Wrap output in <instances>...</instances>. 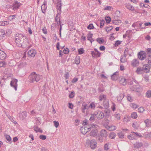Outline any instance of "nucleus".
<instances>
[{
    "label": "nucleus",
    "instance_id": "f257e3e1",
    "mask_svg": "<svg viewBox=\"0 0 151 151\" xmlns=\"http://www.w3.org/2000/svg\"><path fill=\"white\" fill-rule=\"evenodd\" d=\"M42 76L37 74L35 72L31 73L29 76V82L30 83L37 82L42 78Z\"/></svg>",
    "mask_w": 151,
    "mask_h": 151
},
{
    "label": "nucleus",
    "instance_id": "f03ea898",
    "mask_svg": "<svg viewBox=\"0 0 151 151\" xmlns=\"http://www.w3.org/2000/svg\"><path fill=\"white\" fill-rule=\"evenodd\" d=\"M149 72L150 68H149L148 64H145L142 67H138L136 71V72L138 74H142L143 72L148 73Z\"/></svg>",
    "mask_w": 151,
    "mask_h": 151
},
{
    "label": "nucleus",
    "instance_id": "7ed1b4c3",
    "mask_svg": "<svg viewBox=\"0 0 151 151\" xmlns=\"http://www.w3.org/2000/svg\"><path fill=\"white\" fill-rule=\"evenodd\" d=\"M15 42L17 46L18 47H27V44H29V42L27 40V41L24 40L22 41V40L19 38L17 37H15Z\"/></svg>",
    "mask_w": 151,
    "mask_h": 151
},
{
    "label": "nucleus",
    "instance_id": "20e7f679",
    "mask_svg": "<svg viewBox=\"0 0 151 151\" xmlns=\"http://www.w3.org/2000/svg\"><path fill=\"white\" fill-rule=\"evenodd\" d=\"M97 143L95 139H92V140H88L86 141V146L87 145H89L91 149H94L97 147Z\"/></svg>",
    "mask_w": 151,
    "mask_h": 151
},
{
    "label": "nucleus",
    "instance_id": "39448f33",
    "mask_svg": "<svg viewBox=\"0 0 151 151\" xmlns=\"http://www.w3.org/2000/svg\"><path fill=\"white\" fill-rule=\"evenodd\" d=\"M93 58H98L100 56L101 53L96 48L94 49V51H91V53Z\"/></svg>",
    "mask_w": 151,
    "mask_h": 151
},
{
    "label": "nucleus",
    "instance_id": "423d86ee",
    "mask_svg": "<svg viewBox=\"0 0 151 151\" xmlns=\"http://www.w3.org/2000/svg\"><path fill=\"white\" fill-rule=\"evenodd\" d=\"M22 5L21 3L18 2L17 1H15L13 4L12 9L14 11L17 10Z\"/></svg>",
    "mask_w": 151,
    "mask_h": 151
},
{
    "label": "nucleus",
    "instance_id": "0eeeda50",
    "mask_svg": "<svg viewBox=\"0 0 151 151\" xmlns=\"http://www.w3.org/2000/svg\"><path fill=\"white\" fill-rule=\"evenodd\" d=\"M18 80L17 79H13L10 82V85L11 87L14 88L16 91L17 90Z\"/></svg>",
    "mask_w": 151,
    "mask_h": 151
},
{
    "label": "nucleus",
    "instance_id": "6e6552de",
    "mask_svg": "<svg viewBox=\"0 0 151 151\" xmlns=\"http://www.w3.org/2000/svg\"><path fill=\"white\" fill-rule=\"evenodd\" d=\"M27 56L28 57H34L36 54V50L33 49H31L29 50L27 52Z\"/></svg>",
    "mask_w": 151,
    "mask_h": 151
},
{
    "label": "nucleus",
    "instance_id": "1a4fd4ad",
    "mask_svg": "<svg viewBox=\"0 0 151 151\" xmlns=\"http://www.w3.org/2000/svg\"><path fill=\"white\" fill-rule=\"evenodd\" d=\"M10 69L9 68H6L5 70L4 73L5 75L4 76V78L5 79L10 78L11 74L10 73Z\"/></svg>",
    "mask_w": 151,
    "mask_h": 151
},
{
    "label": "nucleus",
    "instance_id": "9d476101",
    "mask_svg": "<svg viewBox=\"0 0 151 151\" xmlns=\"http://www.w3.org/2000/svg\"><path fill=\"white\" fill-rule=\"evenodd\" d=\"M138 56L140 60H143L146 58V54L144 51H141L139 52Z\"/></svg>",
    "mask_w": 151,
    "mask_h": 151
},
{
    "label": "nucleus",
    "instance_id": "9b49d317",
    "mask_svg": "<svg viewBox=\"0 0 151 151\" xmlns=\"http://www.w3.org/2000/svg\"><path fill=\"white\" fill-rule=\"evenodd\" d=\"M15 37H17L18 38L22 40L23 38V40H24L25 41H27V40L28 41V39L27 38L26 36H25L24 34H16Z\"/></svg>",
    "mask_w": 151,
    "mask_h": 151
},
{
    "label": "nucleus",
    "instance_id": "f8f14e48",
    "mask_svg": "<svg viewBox=\"0 0 151 151\" xmlns=\"http://www.w3.org/2000/svg\"><path fill=\"white\" fill-rule=\"evenodd\" d=\"M81 133L83 134H86L88 131H90V128L83 126L81 127L80 129Z\"/></svg>",
    "mask_w": 151,
    "mask_h": 151
},
{
    "label": "nucleus",
    "instance_id": "ddd939ff",
    "mask_svg": "<svg viewBox=\"0 0 151 151\" xmlns=\"http://www.w3.org/2000/svg\"><path fill=\"white\" fill-rule=\"evenodd\" d=\"M56 9H57V13L61 14V6L62 3L61 0L56 3Z\"/></svg>",
    "mask_w": 151,
    "mask_h": 151
},
{
    "label": "nucleus",
    "instance_id": "4468645a",
    "mask_svg": "<svg viewBox=\"0 0 151 151\" xmlns=\"http://www.w3.org/2000/svg\"><path fill=\"white\" fill-rule=\"evenodd\" d=\"M96 118L99 120L102 119L104 116V113L101 111H99L96 115Z\"/></svg>",
    "mask_w": 151,
    "mask_h": 151
},
{
    "label": "nucleus",
    "instance_id": "2eb2a0df",
    "mask_svg": "<svg viewBox=\"0 0 151 151\" xmlns=\"http://www.w3.org/2000/svg\"><path fill=\"white\" fill-rule=\"evenodd\" d=\"M119 77V72L116 71L111 76V78L112 80L116 81L117 80Z\"/></svg>",
    "mask_w": 151,
    "mask_h": 151
},
{
    "label": "nucleus",
    "instance_id": "dca6fc26",
    "mask_svg": "<svg viewBox=\"0 0 151 151\" xmlns=\"http://www.w3.org/2000/svg\"><path fill=\"white\" fill-rule=\"evenodd\" d=\"M128 81H129V80L126 79L124 77H123L121 78L119 82L120 84L124 86L128 83Z\"/></svg>",
    "mask_w": 151,
    "mask_h": 151
},
{
    "label": "nucleus",
    "instance_id": "f3484780",
    "mask_svg": "<svg viewBox=\"0 0 151 151\" xmlns=\"http://www.w3.org/2000/svg\"><path fill=\"white\" fill-rule=\"evenodd\" d=\"M98 130L97 129H92L90 132V135L93 137H96L97 134Z\"/></svg>",
    "mask_w": 151,
    "mask_h": 151
},
{
    "label": "nucleus",
    "instance_id": "a211bd4d",
    "mask_svg": "<svg viewBox=\"0 0 151 151\" xmlns=\"http://www.w3.org/2000/svg\"><path fill=\"white\" fill-rule=\"evenodd\" d=\"M27 113L26 111H23L19 114V118L22 120H24L27 116Z\"/></svg>",
    "mask_w": 151,
    "mask_h": 151
},
{
    "label": "nucleus",
    "instance_id": "6ab92c4d",
    "mask_svg": "<svg viewBox=\"0 0 151 151\" xmlns=\"http://www.w3.org/2000/svg\"><path fill=\"white\" fill-rule=\"evenodd\" d=\"M6 56V54L5 52L0 50V59L3 60L5 59Z\"/></svg>",
    "mask_w": 151,
    "mask_h": 151
},
{
    "label": "nucleus",
    "instance_id": "aec40b11",
    "mask_svg": "<svg viewBox=\"0 0 151 151\" xmlns=\"http://www.w3.org/2000/svg\"><path fill=\"white\" fill-rule=\"evenodd\" d=\"M139 64V62L138 60L136 59H133L132 61L131 65L133 67L138 66Z\"/></svg>",
    "mask_w": 151,
    "mask_h": 151
},
{
    "label": "nucleus",
    "instance_id": "412c9836",
    "mask_svg": "<svg viewBox=\"0 0 151 151\" xmlns=\"http://www.w3.org/2000/svg\"><path fill=\"white\" fill-rule=\"evenodd\" d=\"M99 101H105L107 99L106 98V96L103 93H101L99 96Z\"/></svg>",
    "mask_w": 151,
    "mask_h": 151
},
{
    "label": "nucleus",
    "instance_id": "4be33fe9",
    "mask_svg": "<svg viewBox=\"0 0 151 151\" xmlns=\"http://www.w3.org/2000/svg\"><path fill=\"white\" fill-rule=\"evenodd\" d=\"M88 109V106H87V104L85 103H83L82 104V107H81L82 112L83 113H85V110L86 109Z\"/></svg>",
    "mask_w": 151,
    "mask_h": 151
},
{
    "label": "nucleus",
    "instance_id": "5701e85b",
    "mask_svg": "<svg viewBox=\"0 0 151 151\" xmlns=\"http://www.w3.org/2000/svg\"><path fill=\"white\" fill-rule=\"evenodd\" d=\"M125 7L128 9L133 11L134 10V7L129 3H126L125 4Z\"/></svg>",
    "mask_w": 151,
    "mask_h": 151
},
{
    "label": "nucleus",
    "instance_id": "b1692460",
    "mask_svg": "<svg viewBox=\"0 0 151 151\" xmlns=\"http://www.w3.org/2000/svg\"><path fill=\"white\" fill-rule=\"evenodd\" d=\"M5 31L3 29H0V39L1 40L5 37Z\"/></svg>",
    "mask_w": 151,
    "mask_h": 151
},
{
    "label": "nucleus",
    "instance_id": "393cba45",
    "mask_svg": "<svg viewBox=\"0 0 151 151\" xmlns=\"http://www.w3.org/2000/svg\"><path fill=\"white\" fill-rule=\"evenodd\" d=\"M100 135L103 137H106L107 136V132L106 130L102 129L100 132Z\"/></svg>",
    "mask_w": 151,
    "mask_h": 151
},
{
    "label": "nucleus",
    "instance_id": "a878e982",
    "mask_svg": "<svg viewBox=\"0 0 151 151\" xmlns=\"http://www.w3.org/2000/svg\"><path fill=\"white\" fill-rule=\"evenodd\" d=\"M106 128L108 130L110 131H113L115 130L116 129V126L113 125H107L106 126Z\"/></svg>",
    "mask_w": 151,
    "mask_h": 151
},
{
    "label": "nucleus",
    "instance_id": "bb28decb",
    "mask_svg": "<svg viewBox=\"0 0 151 151\" xmlns=\"http://www.w3.org/2000/svg\"><path fill=\"white\" fill-rule=\"evenodd\" d=\"M143 144L141 142H137L134 144V148H138L142 146Z\"/></svg>",
    "mask_w": 151,
    "mask_h": 151
},
{
    "label": "nucleus",
    "instance_id": "cd10ccee",
    "mask_svg": "<svg viewBox=\"0 0 151 151\" xmlns=\"http://www.w3.org/2000/svg\"><path fill=\"white\" fill-rule=\"evenodd\" d=\"M109 101L108 99L105 100V101H103V105L105 109H107L109 107Z\"/></svg>",
    "mask_w": 151,
    "mask_h": 151
},
{
    "label": "nucleus",
    "instance_id": "c85d7f7f",
    "mask_svg": "<svg viewBox=\"0 0 151 151\" xmlns=\"http://www.w3.org/2000/svg\"><path fill=\"white\" fill-rule=\"evenodd\" d=\"M144 122L146 124V127H148L151 126V121L149 119H146L144 121Z\"/></svg>",
    "mask_w": 151,
    "mask_h": 151
},
{
    "label": "nucleus",
    "instance_id": "c756f323",
    "mask_svg": "<svg viewBox=\"0 0 151 151\" xmlns=\"http://www.w3.org/2000/svg\"><path fill=\"white\" fill-rule=\"evenodd\" d=\"M137 24V27H139L141 29L140 30H141V29H145V26L143 27L142 26V24H143V23H140L139 22H136Z\"/></svg>",
    "mask_w": 151,
    "mask_h": 151
},
{
    "label": "nucleus",
    "instance_id": "7c9ffc66",
    "mask_svg": "<svg viewBox=\"0 0 151 151\" xmlns=\"http://www.w3.org/2000/svg\"><path fill=\"white\" fill-rule=\"evenodd\" d=\"M34 129L36 132H40L42 133V129H40V128H38L37 126H35L34 127Z\"/></svg>",
    "mask_w": 151,
    "mask_h": 151
},
{
    "label": "nucleus",
    "instance_id": "2f4dec72",
    "mask_svg": "<svg viewBox=\"0 0 151 151\" xmlns=\"http://www.w3.org/2000/svg\"><path fill=\"white\" fill-rule=\"evenodd\" d=\"M47 9V6L45 4V2L41 6V10L42 12L43 13H45Z\"/></svg>",
    "mask_w": 151,
    "mask_h": 151
},
{
    "label": "nucleus",
    "instance_id": "473e14b6",
    "mask_svg": "<svg viewBox=\"0 0 151 151\" xmlns=\"http://www.w3.org/2000/svg\"><path fill=\"white\" fill-rule=\"evenodd\" d=\"M80 58L79 56H77L75 60V63L77 65H78L80 63Z\"/></svg>",
    "mask_w": 151,
    "mask_h": 151
},
{
    "label": "nucleus",
    "instance_id": "72a5a7b5",
    "mask_svg": "<svg viewBox=\"0 0 151 151\" xmlns=\"http://www.w3.org/2000/svg\"><path fill=\"white\" fill-rule=\"evenodd\" d=\"M99 128V127L96 124H91V125L90 127H89V128H90V130L92 129H98Z\"/></svg>",
    "mask_w": 151,
    "mask_h": 151
},
{
    "label": "nucleus",
    "instance_id": "f704fd0d",
    "mask_svg": "<svg viewBox=\"0 0 151 151\" xmlns=\"http://www.w3.org/2000/svg\"><path fill=\"white\" fill-rule=\"evenodd\" d=\"M96 41L100 44H103L105 41L104 40L102 37L97 38Z\"/></svg>",
    "mask_w": 151,
    "mask_h": 151
},
{
    "label": "nucleus",
    "instance_id": "c9c22d12",
    "mask_svg": "<svg viewBox=\"0 0 151 151\" xmlns=\"http://www.w3.org/2000/svg\"><path fill=\"white\" fill-rule=\"evenodd\" d=\"M116 136V134L114 132H111L109 136V137L110 139H114Z\"/></svg>",
    "mask_w": 151,
    "mask_h": 151
},
{
    "label": "nucleus",
    "instance_id": "e433bc0d",
    "mask_svg": "<svg viewBox=\"0 0 151 151\" xmlns=\"http://www.w3.org/2000/svg\"><path fill=\"white\" fill-rule=\"evenodd\" d=\"M5 138L9 142L12 141V138L8 134H5L4 135Z\"/></svg>",
    "mask_w": 151,
    "mask_h": 151
},
{
    "label": "nucleus",
    "instance_id": "4c0bfd02",
    "mask_svg": "<svg viewBox=\"0 0 151 151\" xmlns=\"http://www.w3.org/2000/svg\"><path fill=\"white\" fill-rule=\"evenodd\" d=\"M7 64L4 61H2L0 62V68H5L6 67Z\"/></svg>",
    "mask_w": 151,
    "mask_h": 151
},
{
    "label": "nucleus",
    "instance_id": "58836bf2",
    "mask_svg": "<svg viewBox=\"0 0 151 151\" xmlns=\"http://www.w3.org/2000/svg\"><path fill=\"white\" fill-rule=\"evenodd\" d=\"M132 133V134L128 136V138L130 140L134 139L135 138L134 134Z\"/></svg>",
    "mask_w": 151,
    "mask_h": 151
},
{
    "label": "nucleus",
    "instance_id": "ea45409f",
    "mask_svg": "<svg viewBox=\"0 0 151 151\" xmlns=\"http://www.w3.org/2000/svg\"><path fill=\"white\" fill-rule=\"evenodd\" d=\"M131 117L133 119H136L137 117V115L136 112H133L131 114Z\"/></svg>",
    "mask_w": 151,
    "mask_h": 151
},
{
    "label": "nucleus",
    "instance_id": "a19ab883",
    "mask_svg": "<svg viewBox=\"0 0 151 151\" xmlns=\"http://www.w3.org/2000/svg\"><path fill=\"white\" fill-rule=\"evenodd\" d=\"M93 36V34L91 33L90 32H89V33L88 34L87 36V39L88 40L90 41L91 43H92V41L91 40V39L92 38V37Z\"/></svg>",
    "mask_w": 151,
    "mask_h": 151
},
{
    "label": "nucleus",
    "instance_id": "79ce46f5",
    "mask_svg": "<svg viewBox=\"0 0 151 151\" xmlns=\"http://www.w3.org/2000/svg\"><path fill=\"white\" fill-rule=\"evenodd\" d=\"M103 137L100 135V136L98 135L96 137L97 139L99 142H102L104 140Z\"/></svg>",
    "mask_w": 151,
    "mask_h": 151
},
{
    "label": "nucleus",
    "instance_id": "37998d69",
    "mask_svg": "<svg viewBox=\"0 0 151 151\" xmlns=\"http://www.w3.org/2000/svg\"><path fill=\"white\" fill-rule=\"evenodd\" d=\"M124 96L122 94H120L117 97V100L118 101H121L123 98Z\"/></svg>",
    "mask_w": 151,
    "mask_h": 151
},
{
    "label": "nucleus",
    "instance_id": "c03bdc74",
    "mask_svg": "<svg viewBox=\"0 0 151 151\" xmlns=\"http://www.w3.org/2000/svg\"><path fill=\"white\" fill-rule=\"evenodd\" d=\"M130 106L132 108L134 109H136L139 106L138 105H137L135 104L134 103H131L130 104Z\"/></svg>",
    "mask_w": 151,
    "mask_h": 151
},
{
    "label": "nucleus",
    "instance_id": "a18cd8bd",
    "mask_svg": "<svg viewBox=\"0 0 151 151\" xmlns=\"http://www.w3.org/2000/svg\"><path fill=\"white\" fill-rule=\"evenodd\" d=\"M88 106V109L89 108H91V109H94L96 107V106L95 105V103L93 102L92 103H91L90 104L89 106Z\"/></svg>",
    "mask_w": 151,
    "mask_h": 151
},
{
    "label": "nucleus",
    "instance_id": "49530a36",
    "mask_svg": "<svg viewBox=\"0 0 151 151\" xmlns=\"http://www.w3.org/2000/svg\"><path fill=\"white\" fill-rule=\"evenodd\" d=\"M120 61L121 63H125L127 61L126 58L123 57V55H121Z\"/></svg>",
    "mask_w": 151,
    "mask_h": 151
},
{
    "label": "nucleus",
    "instance_id": "de8ad7c7",
    "mask_svg": "<svg viewBox=\"0 0 151 151\" xmlns=\"http://www.w3.org/2000/svg\"><path fill=\"white\" fill-rule=\"evenodd\" d=\"M146 96L148 98L151 97V90H149L147 91L146 93Z\"/></svg>",
    "mask_w": 151,
    "mask_h": 151
},
{
    "label": "nucleus",
    "instance_id": "09e8293b",
    "mask_svg": "<svg viewBox=\"0 0 151 151\" xmlns=\"http://www.w3.org/2000/svg\"><path fill=\"white\" fill-rule=\"evenodd\" d=\"M105 20L107 23H109L111 21V19L110 17L107 16L105 17Z\"/></svg>",
    "mask_w": 151,
    "mask_h": 151
},
{
    "label": "nucleus",
    "instance_id": "8fccbe9b",
    "mask_svg": "<svg viewBox=\"0 0 151 151\" xmlns=\"http://www.w3.org/2000/svg\"><path fill=\"white\" fill-rule=\"evenodd\" d=\"M85 51L82 48H81L78 49V54L81 55Z\"/></svg>",
    "mask_w": 151,
    "mask_h": 151
},
{
    "label": "nucleus",
    "instance_id": "3c124183",
    "mask_svg": "<svg viewBox=\"0 0 151 151\" xmlns=\"http://www.w3.org/2000/svg\"><path fill=\"white\" fill-rule=\"evenodd\" d=\"M61 14L57 13L55 18V21H58L59 20H60V17Z\"/></svg>",
    "mask_w": 151,
    "mask_h": 151
},
{
    "label": "nucleus",
    "instance_id": "603ef678",
    "mask_svg": "<svg viewBox=\"0 0 151 151\" xmlns=\"http://www.w3.org/2000/svg\"><path fill=\"white\" fill-rule=\"evenodd\" d=\"M96 114H92L90 116L89 120L90 121H94L95 120V118L96 116Z\"/></svg>",
    "mask_w": 151,
    "mask_h": 151
},
{
    "label": "nucleus",
    "instance_id": "864d4df0",
    "mask_svg": "<svg viewBox=\"0 0 151 151\" xmlns=\"http://www.w3.org/2000/svg\"><path fill=\"white\" fill-rule=\"evenodd\" d=\"M113 28L112 26L107 27L105 28V30L106 32H108L112 30Z\"/></svg>",
    "mask_w": 151,
    "mask_h": 151
},
{
    "label": "nucleus",
    "instance_id": "5fc2aeb1",
    "mask_svg": "<svg viewBox=\"0 0 151 151\" xmlns=\"http://www.w3.org/2000/svg\"><path fill=\"white\" fill-rule=\"evenodd\" d=\"M145 61L146 62H147L148 63L149 68H150V69L151 68V60H150L149 59H147Z\"/></svg>",
    "mask_w": 151,
    "mask_h": 151
},
{
    "label": "nucleus",
    "instance_id": "6e6d98bb",
    "mask_svg": "<svg viewBox=\"0 0 151 151\" xmlns=\"http://www.w3.org/2000/svg\"><path fill=\"white\" fill-rule=\"evenodd\" d=\"M87 28L89 29H93L94 28V27L92 24H90L88 26Z\"/></svg>",
    "mask_w": 151,
    "mask_h": 151
},
{
    "label": "nucleus",
    "instance_id": "4d7b16f0",
    "mask_svg": "<svg viewBox=\"0 0 151 151\" xmlns=\"http://www.w3.org/2000/svg\"><path fill=\"white\" fill-rule=\"evenodd\" d=\"M145 109H144V108L142 107H140L138 109V112L140 113H143Z\"/></svg>",
    "mask_w": 151,
    "mask_h": 151
},
{
    "label": "nucleus",
    "instance_id": "13d9d810",
    "mask_svg": "<svg viewBox=\"0 0 151 151\" xmlns=\"http://www.w3.org/2000/svg\"><path fill=\"white\" fill-rule=\"evenodd\" d=\"M132 133H134V134L135 136L136 135L137 137H142V135L140 133L137 132H132Z\"/></svg>",
    "mask_w": 151,
    "mask_h": 151
},
{
    "label": "nucleus",
    "instance_id": "bf43d9fd",
    "mask_svg": "<svg viewBox=\"0 0 151 151\" xmlns=\"http://www.w3.org/2000/svg\"><path fill=\"white\" fill-rule=\"evenodd\" d=\"M109 149V144L108 143H106L105 144L104 146V150H105L107 151Z\"/></svg>",
    "mask_w": 151,
    "mask_h": 151
},
{
    "label": "nucleus",
    "instance_id": "052dcab7",
    "mask_svg": "<svg viewBox=\"0 0 151 151\" xmlns=\"http://www.w3.org/2000/svg\"><path fill=\"white\" fill-rule=\"evenodd\" d=\"M112 9V8L111 6H106L104 8V10H108L110 11L111 10V9Z\"/></svg>",
    "mask_w": 151,
    "mask_h": 151
},
{
    "label": "nucleus",
    "instance_id": "680f3d73",
    "mask_svg": "<svg viewBox=\"0 0 151 151\" xmlns=\"http://www.w3.org/2000/svg\"><path fill=\"white\" fill-rule=\"evenodd\" d=\"M69 51L68 49V48H65L63 50V53L66 54H68Z\"/></svg>",
    "mask_w": 151,
    "mask_h": 151
},
{
    "label": "nucleus",
    "instance_id": "e2e57ef3",
    "mask_svg": "<svg viewBox=\"0 0 151 151\" xmlns=\"http://www.w3.org/2000/svg\"><path fill=\"white\" fill-rule=\"evenodd\" d=\"M74 92L72 91L69 94V97L70 98H73L74 96Z\"/></svg>",
    "mask_w": 151,
    "mask_h": 151
},
{
    "label": "nucleus",
    "instance_id": "0e129e2a",
    "mask_svg": "<svg viewBox=\"0 0 151 151\" xmlns=\"http://www.w3.org/2000/svg\"><path fill=\"white\" fill-rule=\"evenodd\" d=\"M105 21L104 19H102L101 21V24L100 25V28H102L104 25Z\"/></svg>",
    "mask_w": 151,
    "mask_h": 151
},
{
    "label": "nucleus",
    "instance_id": "69168bd1",
    "mask_svg": "<svg viewBox=\"0 0 151 151\" xmlns=\"http://www.w3.org/2000/svg\"><path fill=\"white\" fill-rule=\"evenodd\" d=\"M39 138L41 139L45 140L46 139V136L44 135H41L40 136Z\"/></svg>",
    "mask_w": 151,
    "mask_h": 151
},
{
    "label": "nucleus",
    "instance_id": "338daca9",
    "mask_svg": "<svg viewBox=\"0 0 151 151\" xmlns=\"http://www.w3.org/2000/svg\"><path fill=\"white\" fill-rule=\"evenodd\" d=\"M53 123L54 124V125L55 127L57 128L59 125V123L58 121H53Z\"/></svg>",
    "mask_w": 151,
    "mask_h": 151
},
{
    "label": "nucleus",
    "instance_id": "774afa93",
    "mask_svg": "<svg viewBox=\"0 0 151 151\" xmlns=\"http://www.w3.org/2000/svg\"><path fill=\"white\" fill-rule=\"evenodd\" d=\"M121 42L119 40L116 41L114 45L115 47L117 46L121 43Z\"/></svg>",
    "mask_w": 151,
    "mask_h": 151
}]
</instances>
